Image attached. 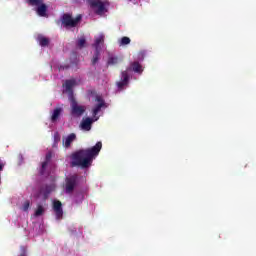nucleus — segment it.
Returning <instances> with one entry per match:
<instances>
[{"mask_svg":"<svg viewBox=\"0 0 256 256\" xmlns=\"http://www.w3.org/2000/svg\"><path fill=\"white\" fill-rule=\"evenodd\" d=\"M103 144L101 142H97L95 146L92 148H87L83 150H79L74 152L70 156V165L72 167H81V169H89L93 163V159L99 155Z\"/></svg>","mask_w":256,"mask_h":256,"instance_id":"nucleus-1","label":"nucleus"},{"mask_svg":"<svg viewBox=\"0 0 256 256\" xmlns=\"http://www.w3.org/2000/svg\"><path fill=\"white\" fill-rule=\"evenodd\" d=\"M52 205L56 221H61L63 219V204L59 200H53Z\"/></svg>","mask_w":256,"mask_h":256,"instance_id":"nucleus-10","label":"nucleus"},{"mask_svg":"<svg viewBox=\"0 0 256 256\" xmlns=\"http://www.w3.org/2000/svg\"><path fill=\"white\" fill-rule=\"evenodd\" d=\"M87 3L90 5L91 9H96V15H102V13L106 11L105 3L101 0H87Z\"/></svg>","mask_w":256,"mask_h":256,"instance_id":"nucleus-9","label":"nucleus"},{"mask_svg":"<svg viewBox=\"0 0 256 256\" xmlns=\"http://www.w3.org/2000/svg\"><path fill=\"white\" fill-rule=\"evenodd\" d=\"M100 57H101V50H95L91 60L92 65H97V63H99Z\"/></svg>","mask_w":256,"mask_h":256,"instance_id":"nucleus-18","label":"nucleus"},{"mask_svg":"<svg viewBox=\"0 0 256 256\" xmlns=\"http://www.w3.org/2000/svg\"><path fill=\"white\" fill-rule=\"evenodd\" d=\"M62 87H63L64 95H67V97H74L73 89L77 87V80L75 79L65 80Z\"/></svg>","mask_w":256,"mask_h":256,"instance_id":"nucleus-7","label":"nucleus"},{"mask_svg":"<svg viewBox=\"0 0 256 256\" xmlns=\"http://www.w3.org/2000/svg\"><path fill=\"white\" fill-rule=\"evenodd\" d=\"M105 44V34H100L98 37L95 38V42L93 47L95 50L101 51V45Z\"/></svg>","mask_w":256,"mask_h":256,"instance_id":"nucleus-12","label":"nucleus"},{"mask_svg":"<svg viewBox=\"0 0 256 256\" xmlns=\"http://www.w3.org/2000/svg\"><path fill=\"white\" fill-rule=\"evenodd\" d=\"M83 199H85V194L83 192H76L74 195V201L76 203H82Z\"/></svg>","mask_w":256,"mask_h":256,"instance_id":"nucleus-20","label":"nucleus"},{"mask_svg":"<svg viewBox=\"0 0 256 256\" xmlns=\"http://www.w3.org/2000/svg\"><path fill=\"white\" fill-rule=\"evenodd\" d=\"M74 141H77V134L70 133L62 138V145L65 149H69Z\"/></svg>","mask_w":256,"mask_h":256,"instance_id":"nucleus-11","label":"nucleus"},{"mask_svg":"<svg viewBox=\"0 0 256 256\" xmlns=\"http://www.w3.org/2000/svg\"><path fill=\"white\" fill-rule=\"evenodd\" d=\"M51 161V153L46 154L45 161L42 162L40 173L41 175H45L47 173V169H49V162Z\"/></svg>","mask_w":256,"mask_h":256,"instance_id":"nucleus-13","label":"nucleus"},{"mask_svg":"<svg viewBox=\"0 0 256 256\" xmlns=\"http://www.w3.org/2000/svg\"><path fill=\"white\" fill-rule=\"evenodd\" d=\"M88 95L89 97H99V95H97V92L95 90H89Z\"/></svg>","mask_w":256,"mask_h":256,"instance_id":"nucleus-26","label":"nucleus"},{"mask_svg":"<svg viewBox=\"0 0 256 256\" xmlns=\"http://www.w3.org/2000/svg\"><path fill=\"white\" fill-rule=\"evenodd\" d=\"M70 103L71 113L73 117H81V115L85 113V106L77 103V101H75V98H71Z\"/></svg>","mask_w":256,"mask_h":256,"instance_id":"nucleus-8","label":"nucleus"},{"mask_svg":"<svg viewBox=\"0 0 256 256\" xmlns=\"http://www.w3.org/2000/svg\"><path fill=\"white\" fill-rule=\"evenodd\" d=\"M129 71L141 75L143 73V66L138 61L130 63V67L121 72L120 81L116 83L118 91H123V89L129 87Z\"/></svg>","mask_w":256,"mask_h":256,"instance_id":"nucleus-3","label":"nucleus"},{"mask_svg":"<svg viewBox=\"0 0 256 256\" xmlns=\"http://www.w3.org/2000/svg\"><path fill=\"white\" fill-rule=\"evenodd\" d=\"M86 44L87 40L85 39V36L78 38L76 41V47H78V49H83V47H85Z\"/></svg>","mask_w":256,"mask_h":256,"instance_id":"nucleus-19","label":"nucleus"},{"mask_svg":"<svg viewBox=\"0 0 256 256\" xmlns=\"http://www.w3.org/2000/svg\"><path fill=\"white\" fill-rule=\"evenodd\" d=\"M37 41L41 47H48L49 43H50L49 38H47L41 34L37 36Z\"/></svg>","mask_w":256,"mask_h":256,"instance_id":"nucleus-16","label":"nucleus"},{"mask_svg":"<svg viewBox=\"0 0 256 256\" xmlns=\"http://www.w3.org/2000/svg\"><path fill=\"white\" fill-rule=\"evenodd\" d=\"M82 19H83V16H81V14L76 16V18H73L71 14L64 13L62 15L61 21H62V25L68 28V27H76L77 25H79V23H81Z\"/></svg>","mask_w":256,"mask_h":256,"instance_id":"nucleus-5","label":"nucleus"},{"mask_svg":"<svg viewBox=\"0 0 256 256\" xmlns=\"http://www.w3.org/2000/svg\"><path fill=\"white\" fill-rule=\"evenodd\" d=\"M31 209V202L29 200H25L22 204V211H29Z\"/></svg>","mask_w":256,"mask_h":256,"instance_id":"nucleus-25","label":"nucleus"},{"mask_svg":"<svg viewBox=\"0 0 256 256\" xmlns=\"http://www.w3.org/2000/svg\"><path fill=\"white\" fill-rule=\"evenodd\" d=\"M119 43H120V46L129 45L131 43V38L124 36L121 38Z\"/></svg>","mask_w":256,"mask_h":256,"instance_id":"nucleus-22","label":"nucleus"},{"mask_svg":"<svg viewBox=\"0 0 256 256\" xmlns=\"http://www.w3.org/2000/svg\"><path fill=\"white\" fill-rule=\"evenodd\" d=\"M28 3L32 7H39L43 3V0H28Z\"/></svg>","mask_w":256,"mask_h":256,"instance_id":"nucleus-24","label":"nucleus"},{"mask_svg":"<svg viewBox=\"0 0 256 256\" xmlns=\"http://www.w3.org/2000/svg\"><path fill=\"white\" fill-rule=\"evenodd\" d=\"M119 63V57L110 55L108 57L107 65H117Z\"/></svg>","mask_w":256,"mask_h":256,"instance_id":"nucleus-21","label":"nucleus"},{"mask_svg":"<svg viewBox=\"0 0 256 256\" xmlns=\"http://www.w3.org/2000/svg\"><path fill=\"white\" fill-rule=\"evenodd\" d=\"M75 187H77V174L67 176L64 185L65 193L70 195L75 190Z\"/></svg>","mask_w":256,"mask_h":256,"instance_id":"nucleus-6","label":"nucleus"},{"mask_svg":"<svg viewBox=\"0 0 256 256\" xmlns=\"http://www.w3.org/2000/svg\"><path fill=\"white\" fill-rule=\"evenodd\" d=\"M63 113V109L62 108H56L51 112V121L53 123H57L59 121V117H61V114Z\"/></svg>","mask_w":256,"mask_h":256,"instance_id":"nucleus-14","label":"nucleus"},{"mask_svg":"<svg viewBox=\"0 0 256 256\" xmlns=\"http://www.w3.org/2000/svg\"><path fill=\"white\" fill-rule=\"evenodd\" d=\"M36 13L39 15V17H47V5L42 3L39 7H37Z\"/></svg>","mask_w":256,"mask_h":256,"instance_id":"nucleus-15","label":"nucleus"},{"mask_svg":"<svg viewBox=\"0 0 256 256\" xmlns=\"http://www.w3.org/2000/svg\"><path fill=\"white\" fill-rule=\"evenodd\" d=\"M45 211H47V208L39 204L34 211V217H43V215H45Z\"/></svg>","mask_w":256,"mask_h":256,"instance_id":"nucleus-17","label":"nucleus"},{"mask_svg":"<svg viewBox=\"0 0 256 256\" xmlns=\"http://www.w3.org/2000/svg\"><path fill=\"white\" fill-rule=\"evenodd\" d=\"M57 189V184L55 183V179H52V181L47 184L44 188L40 190H34L32 193V197L34 199H39L40 201H45Z\"/></svg>","mask_w":256,"mask_h":256,"instance_id":"nucleus-4","label":"nucleus"},{"mask_svg":"<svg viewBox=\"0 0 256 256\" xmlns=\"http://www.w3.org/2000/svg\"><path fill=\"white\" fill-rule=\"evenodd\" d=\"M129 1H133V0H129Z\"/></svg>","mask_w":256,"mask_h":256,"instance_id":"nucleus-27","label":"nucleus"},{"mask_svg":"<svg viewBox=\"0 0 256 256\" xmlns=\"http://www.w3.org/2000/svg\"><path fill=\"white\" fill-rule=\"evenodd\" d=\"M53 139H54V143L52 146L55 148L57 147L58 143L61 141V136L58 134V132L54 133Z\"/></svg>","mask_w":256,"mask_h":256,"instance_id":"nucleus-23","label":"nucleus"},{"mask_svg":"<svg viewBox=\"0 0 256 256\" xmlns=\"http://www.w3.org/2000/svg\"><path fill=\"white\" fill-rule=\"evenodd\" d=\"M107 107H109V102L105 101L103 97H95L93 99L92 118H84L80 123V129L82 131H91L93 123L99 121V116L97 115L103 113Z\"/></svg>","mask_w":256,"mask_h":256,"instance_id":"nucleus-2","label":"nucleus"}]
</instances>
